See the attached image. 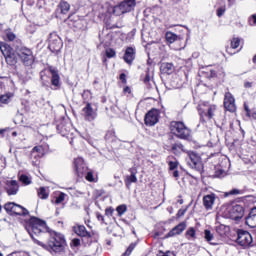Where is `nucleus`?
I'll use <instances>...</instances> for the list:
<instances>
[{
  "label": "nucleus",
  "mask_w": 256,
  "mask_h": 256,
  "mask_svg": "<svg viewBox=\"0 0 256 256\" xmlns=\"http://www.w3.org/2000/svg\"><path fill=\"white\" fill-rule=\"evenodd\" d=\"M13 137H17V132L12 133Z\"/></svg>",
  "instance_id": "obj_62"
},
{
  "label": "nucleus",
  "mask_w": 256,
  "mask_h": 256,
  "mask_svg": "<svg viewBox=\"0 0 256 256\" xmlns=\"http://www.w3.org/2000/svg\"><path fill=\"white\" fill-rule=\"evenodd\" d=\"M137 6V0H123L120 4L116 5L113 9L114 15L118 17L125 15V13H131Z\"/></svg>",
  "instance_id": "obj_5"
},
{
  "label": "nucleus",
  "mask_w": 256,
  "mask_h": 256,
  "mask_svg": "<svg viewBox=\"0 0 256 256\" xmlns=\"http://www.w3.org/2000/svg\"><path fill=\"white\" fill-rule=\"evenodd\" d=\"M244 111H246V117H251V109H249L247 103H244Z\"/></svg>",
  "instance_id": "obj_49"
},
{
  "label": "nucleus",
  "mask_w": 256,
  "mask_h": 256,
  "mask_svg": "<svg viewBox=\"0 0 256 256\" xmlns=\"http://www.w3.org/2000/svg\"><path fill=\"white\" fill-rule=\"evenodd\" d=\"M204 239L210 243V245H217V243L213 242L215 236L211 233V230H204Z\"/></svg>",
  "instance_id": "obj_26"
},
{
  "label": "nucleus",
  "mask_w": 256,
  "mask_h": 256,
  "mask_svg": "<svg viewBox=\"0 0 256 256\" xmlns=\"http://www.w3.org/2000/svg\"><path fill=\"white\" fill-rule=\"evenodd\" d=\"M16 53L18 57L21 59L22 63L29 67V65H33L34 57L33 51L25 46H18L16 48Z\"/></svg>",
  "instance_id": "obj_7"
},
{
  "label": "nucleus",
  "mask_w": 256,
  "mask_h": 256,
  "mask_svg": "<svg viewBox=\"0 0 256 256\" xmlns=\"http://www.w3.org/2000/svg\"><path fill=\"white\" fill-rule=\"evenodd\" d=\"M178 203H179L180 205H183V199L178 200Z\"/></svg>",
  "instance_id": "obj_60"
},
{
  "label": "nucleus",
  "mask_w": 256,
  "mask_h": 256,
  "mask_svg": "<svg viewBox=\"0 0 256 256\" xmlns=\"http://www.w3.org/2000/svg\"><path fill=\"white\" fill-rule=\"evenodd\" d=\"M215 177H218V178L225 177V171L224 170L216 171Z\"/></svg>",
  "instance_id": "obj_51"
},
{
  "label": "nucleus",
  "mask_w": 256,
  "mask_h": 256,
  "mask_svg": "<svg viewBox=\"0 0 256 256\" xmlns=\"http://www.w3.org/2000/svg\"><path fill=\"white\" fill-rule=\"evenodd\" d=\"M215 111H217V106L211 105L209 102H203L198 105V113L202 123H207V120L210 121V119H213L215 117Z\"/></svg>",
  "instance_id": "obj_4"
},
{
  "label": "nucleus",
  "mask_w": 256,
  "mask_h": 256,
  "mask_svg": "<svg viewBox=\"0 0 256 256\" xmlns=\"http://www.w3.org/2000/svg\"><path fill=\"white\" fill-rule=\"evenodd\" d=\"M43 155V146H35L32 149L31 157H41Z\"/></svg>",
  "instance_id": "obj_29"
},
{
  "label": "nucleus",
  "mask_w": 256,
  "mask_h": 256,
  "mask_svg": "<svg viewBox=\"0 0 256 256\" xmlns=\"http://www.w3.org/2000/svg\"><path fill=\"white\" fill-rule=\"evenodd\" d=\"M228 195H241V190L239 189H232L228 192Z\"/></svg>",
  "instance_id": "obj_50"
},
{
  "label": "nucleus",
  "mask_w": 256,
  "mask_h": 256,
  "mask_svg": "<svg viewBox=\"0 0 256 256\" xmlns=\"http://www.w3.org/2000/svg\"><path fill=\"white\" fill-rule=\"evenodd\" d=\"M15 205V202H8L4 205V209L9 215H13L15 211Z\"/></svg>",
  "instance_id": "obj_30"
},
{
  "label": "nucleus",
  "mask_w": 256,
  "mask_h": 256,
  "mask_svg": "<svg viewBox=\"0 0 256 256\" xmlns=\"http://www.w3.org/2000/svg\"><path fill=\"white\" fill-rule=\"evenodd\" d=\"M123 59H124L125 63H127L128 65H131V63H133V61H135V48L128 47L125 51Z\"/></svg>",
  "instance_id": "obj_19"
},
{
  "label": "nucleus",
  "mask_w": 256,
  "mask_h": 256,
  "mask_svg": "<svg viewBox=\"0 0 256 256\" xmlns=\"http://www.w3.org/2000/svg\"><path fill=\"white\" fill-rule=\"evenodd\" d=\"M106 56L111 59L112 57H115V50L113 49H107L106 50Z\"/></svg>",
  "instance_id": "obj_42"
},
{
  "label": "nucleus",
  "mask_w": 256,
  "mask_h": 256,
  "mask_svg": "<svg viewBox=\"0 0 256 256\" xmlns=\"http://www.w3.org/2000/svg\"><path fill=\"white\" fill-rule=\"evenodd\" d=\"M19 181H21V183L24 185H31V178L25 174L19 176Z\"/></svg>",
  "instance_id": "obj_33"
},
{
  "label": "nucleus",
  "mask_w": 256,
  "mask_h": 256,
  "mask_svg": "<svg viewBox=\"0 0 256 256\" xmlns=\"http://www.w3.org/2000/svg\"><path fill=\"white\" fill-rule=\"evenodd\" d=\"M96 217H97L98 221L105 223V217H103V215L101 213L97 212Z\"/></svg>",
  "instance_id": "obj_54"
},
{
  "label": "nucleus",
  "mask_w": 256,
  "mask_h": 256,
  "mask_svg": "<svg viewBox=\"0 0 256 256\" xmlns=\"http://www.w3.org/2000/svg\"><path fill=\"white\" fill-rule=\"evenodd\" d=\"M172 151L175 155H178L180 151H184V146L181 143H175L172 145Z\"/></svg>",
  "instance_id": "obj_32"
},
{
  "label": "nucleus",
  "mask_w": 256,
  "mask_h": 256,
  "mask_svg": "<svg viewBox=\"0 0 256 256\" xmlns=\"http://www.w3.org/2000/svg\"><path fill=\"white\" fill-rule=\"evenodd\" d=\"M71 9V5L68 4L67 1L62 0L59 4H58V11H60V13L62 15H67L69 13V10Z\"/></svg>",
  "instance_id": "obj_22"
},
{
  "label": "nucleus",
  "mask_w": 256,
  "mask_h": 256,
  "mask_svg": "<svg viewBox=\"0 0 256 256\" xmlns=\"http://www.w3.org/2000/svg\"><path fill=\"white\" fill-rule=\"evenodd\" d=\"M26 231L29 233L34 243H37L39 240L35 239V235L49 233L51 229L47 227V222H45V220H41L37 217H31L29 221L26 222Z\"/></svg>",
  "instance_id": "obj_2"
},
{
  "label": "nucleus",
  "mask_w": 256,
  "mask_h": 256,
  "mask_svg": "<svg viewBox=\"0 0 256 256\" xmlns=\"http://www.w3.org/2000/svg\"><path fill=\"white\" fill-rule=\"evenodd\" d=\"M63 201H65V193L61 192V193L57 196V198H56V200H55V204H56V205H59V203H63Z\"/></svg>",
  "instance_id": "obj_38"
},
{
  "label": "nucleus",
  "mask_w": 256,
  "mask_h": 256,
  "mask_svg": "<svg viewBox=\"0 0 256 256\" xmlns=\"http://www.w3.org/2000/svg\"><path fill=\"white\" fill-rule=\"evenodd\" d=\"M5 60L7 65H10V66L17 65V56H15V52H12L8 56H5Z\"/></svg>",
  "instance_id": "obj_25"
},
{
  "label": "nucleus",
  "mask_w": 256,
  "mask_h": 256,
  "mask_svg": "<svg viewBox=\"0 0 256 256\" xmlns=\"http://www.w3.org/2000/svg\"><path fill=\"white\" fill-rule=\"evenodd\" d=\"M49 48L53 49V51H59L61 49V41L51 42Z\"/></svg>",
  "instance_id": "obj_35"
},
{
  "label": "nucleus",
  "mask_w": 256,
  "mask_h": 256,
  "mask_svg": "<svg viewBox=\"0 0 256 256\" xmlns=\"http://www.w3.org/2000/svg\"><path fill=\"white\" fill-rule=\"evenodd\" d=\"M74 233L78 235L79 237H88V239H91L93 237L91 235V232L87 231V228L83 225H77L73 227Z\"/></svg>",
  "instance_id": "obj_18"
},
{
  "label": "nucleus",
  "mask_w": 256,
  "mask_h": 256,
  "mask_svg": "<svg viewBox=\"0 0 256 256\" xmlns=\"http://www.w3.org/2000/svg\"><path fill=\"white\" fill-rule=\"evenodd\" d=\"M13 215H20V216L29 215V210L19 204H16L14 207Z\"/></svg>",
  "instance_id": "obj_24"
},
{
  "label": "nucleus",
  "mask_w": 256,
  "mask_h": 256,
  "mask_svg": "<svg viewBox=\"0 0 256 256\" xmlns=\"http://www.w3.org/2000/svg\"><path fill=\"white\" fill-rule=\"evenodd\" d=\"M59 128H61V129H62V128H63V126H62V125H58V129H59Z\"/></svg>",
  "instance_id": "obj_63"
},
{
  "label": "nucleus",
  "mask_w": 256,
  "mask_h": 256,
  "mask_svg": "<svg viewBox=\"0 0 256 256\" xmlns=\"http://www.w3.org/2000/svg\"><path fill=\"white\" fill-rule=\"evenodd\" d=\"M126 77L127 76L125 75V73L120 74V81H122V83H125Z\"/></svg>",
  "instance_id": "obj_56"
},
{
  "label": "nucleus",
  "mask_w": 256,
  "mask_h": 256,
  "mask_svg": "<svg viewBox=\"0 0 256 256\" xmlns=\"http://www.w3.org/2000/svg\"><path fill=\"white\" fill-rule=\"evenodd\" d=\"M82 111L84 113L86 121H95V117H97V114L95 113V111H93V107L90 103H87Z\"/></svg>",
  "instance_id": "obj_16"
},
{
  "label": "nucleus",
  "mask_w": 256,
  "mask_h": 256,
  "mask_svg": "<svg viewBox=\"0 0 256 256\" xmlns=\"http://www.w3.org/2000/svg\"><path fill=\"white\" fill-rule=\"evenodd\" d=\"M158 256H175V254H173V252L171 251H167V252L160 251L158 253Z\"/></svg>",
  "instance_id": "obj_46"
},
{
  "label": "nucleus",
  "mask_w": 256,
  "mask_h": 256,
  "mask_svg": "<svg viewBox=\"0 0 256 256\" xmlns=\"http://www.w3.org/2000/svg\"><path fill=\"white\" fill-rule=\"evenodd\" d=\"M39 199H49V191L45 187H40L37 191Z\"/></svg>",
  "instance_id": "obj_28"
},
{
  "label": "nucleus",
  "mask_w": 256,
  "mask_h": 256,
  "mask_svg": "<svg viewBox=\"0 0 256 256\" xmlns=\"http://www.w3.org/2000/svg\"><path fill=\"white\" fill-rule=\"evenodd\" d=\"M185 229H187V223H179L166 234V239H169V237H175L176 235H181Z\"/></svg>",
  "instance_id": "obj_14"
},
{
  "label": "nucleus",
  "mask_w": 256,
  "mask_h": 256,
  "mask_svg": "<svg viewBox=\"0 0 256 256\" xmlns=\"http://www.w3.org/2000/svg\"><path fill=\"white\" fill-rule=\"evenodd\" d=\"M114 212H115V209H113V207H109L105 209L106 217H113Z\"/></svg>",
  "instance_id": "obj_40"
},
{
  "label": "nucleus",
  "mask_w": 256,
  "mask_h": 256,
  "mask_svg": "<svg viewBox=\"0 0 256 256\" xmlns=\"http://www.w3.org/2000/svg\"><path fill=\"white\" fill-rule=\"evenodd\" d=\"M170 130L178 139H184L187 141L191 137V129L185 126V123L181 121H173L170 124Z\"/></svg>",
  "instance_id": "obj_3"
},
{
  "label": "nucleus",
  "mask_w": 256,
  "mask_h": 256,
  "mask_svg": "<svg viewBox=\"0 0 256 256\" xmlns=\"http://www.w3.org/2000/svg\"><path fill=\"white\" fill-rule=\"evenodd\" d=\"M3 133H5V130H4V129H1V130H0V135H3Z\"/></svg>",
  "instance_id": "obj_61"
},
{
  "label": "nucleus",
  "mask_w": 256,
  "mask_h": 256,
  "mask_svg": "<svg viewBox=\"0 0 256 256\" xmlns=\"http://www.w3.org/2000/svg\"><path fill=\"white\" fill-rule=\"evenodd\" d=\"M7 256H31V255H29V253H26V252H14Z\"/></svg>",
  "instance_id": "obj_41"
},
{
  "label": "nucleus",
  "mask_w": 256,
  "mask_h": 256,
  "mask_svg": "<svg viewBox=\"0 0 256 256\" xmlns=\"http://www.w3.org/2000/svg\"><path fill=\"white\" fill-rule=\"evenodd\" d=\"M145 125L148 127H153V125H157L159 123V112L157 110L152 109L145 115Z\"/></svg>",
  "instance_id": "obj_11"
},
{
  "label": "nucleus",
  "mask_w": 256,
  "mask_h": 256,
  "mask_svg": "<svg viewBox=\"0 0 256 256\" xmlns=\"http://www.w3.org/2000/svg\"><path fill=\"white\" fill-rule=\"evenodd\" d=\"M225 14V8L224 7H220L217 9V17H223V15Z\"/></svg>",
  "instance_id": "obj_47"
},
{
  "label": "nucleus",
  "mask_w": 256,
  "mask_h": 256,
  "mask_svg": "<svg viewBox=\"0 0 256 256\" xmlns=\"http://www.w3.org/2000/svg\"><path fill=\"white\" fill-rule=\"evenodd\" d=\"M15 34L13 32H8L6 34V39H8V41H15Z\"/></svg>",
  "instance_id": "obj_44"
},
{
  "label": "nucleus",
  "mask_w": 256,
  "mask_h": 256,
  "mask_svg": "<svg viewBox=\"0 0 256 256\" xmlns=\"http://www.w3.org/2000/svg\"><path fill=\"white\" fill-rule=\"evenodd\" d=\"M0 256H3V253L0 252Z\"/></svg>",
  "instance_id": "obj_64"
},
{
  "label": "nucleus",
  "mask_w": 256,
  "mask_h": 256,
  "mask_svg": "<svg viewBox=\"0 0 256 256\" xmlns=\"http://www.w3.org/2000/svg\"><path fill=\"white\" fill-rule=\"evenodd\" d=\"M74 167H75L76 175L80 177V179L85 177V174L88 172V170L83 158L81 157L76 158L74 160Z\"/></svg>",
  "instance_id": "obj_9"
},
{
  "label": "nucleus",
  "mask_w": 256,
  "mask_h": 256,
  "mask_svg": "<svg viewBox=\"0 0 256 256\" xmlns=\"http://www.w3.org/2000/svg\"><path fill=\"white\" fill-rule=\"evenodd\" d=\"M249 24L250 25H256V14H253L252 16H251V18L249 19Z\"/></svg>",
  "instance_id": "obj_52"
},
{
  "label": "nucleus",
  "mask_w": 256,
  "mask_h": 256,
  "mask_svg": "<svg viewBox=\"0 0 256 256\" xmlns=\"http://www.w3.org/2000/svg\"><path fill=\"white\" fill-rule=\"evenodd\" d=\"M173 177H175V179H178V177H179V171L178 170H174Z\"/></svg>",
  "instance_id": "obj_58"
},
{
  "label": "nucleus",
  "mask_w": 256,
  "mask_h": 256,
  "mask_svg": "<svg viewBox=\"0 0 256 256\" xmlns=\"http://www.w3.org/2000/svg\"><path fill=\"white\" fill-rule=\"evenodd\" d=\"M186 163L191 169H194V171H198V173H201V171H203V162L201 161V156H199L197 152L188 151Z\"/></svg>",
  "instance_id": "obj_6"
},
{
  "label": "nucleus",
  "mask_w": 256,
  "mask_h": 256,
  "mask_svg": "<svg viewBox=\"0 0 256 256\" xmlns=\"http://www.w3.org/2000/svg\"><path fill=\"white\" fill-rule=\"evenodd\" d=\"M48 235L49 239L47 244H44L41 241H36L37 245H40L43 249L50 251V253H63V251H65V236L53 230H51Z\"/></svg>",
  "instance_id": "obj_1"
},
{
  "label": "nucleus",
  "mask_w": 256,
  "mask_h": 256,
  "mask_svg": "<svg viewBox=\"0 0 256 256\" xmlns=\"http://www.w3.org/2000/svg\"><path fill=\"white\" fill-rule=\"evenodd\" d=\"M136 245H137V244H135V243H131V244L129 245V247L127 248V250H126L125 253H128V254L130 255V253L133 252V249H135Z\"/></svg>",
  "instance_id": "obj_48"
},
{
  "label": "nucleus",
  "mask_w": 256,
  "mask_h": 256,
  "mask_svg": "<svg viewBox=\"0 0 256 256\" xmlns=\"http://www.w3.org/2000/svg\"><path fill=\"white\" fill-rule=\"evenodd\" d=\"M6 191L8 195H17L19 191V183L16 180L6 182Z\"/></svg>",
  "instance_id": "obj_17"
},
{
  "label": "nucleus",
  "mask_w": 256,
  "mask_h": 256,
  "mask_svg": "<svg viewBox=\"0 0 256 256\" xmlns=\"http://www.w3.org/2000/svg\"><path fill=\"white\" fill-rule=\"evenodd\" d=\"M149 81H151V76L149 75V73H147L144 78V83H149Z\"/></svg>",
  "instance_id": "obj_55"
},
{
  "label": "nucleus",
  "mask_w": 256,
  "mask_h": 256,
  "mask_svg": "<svg viewBox=\"0 0 256 256\" xmlns=\"http://www.w3.org/2000/svg\"><path fill=\"white\" fill-rule=\"evenodd\" d=\"M173 157H168L167 161H168V166H169V170L170 171H175V169H177V167H179V161H177V159H173Z\"/></svg>",
  "instance_id": "obj_27"
},
{
  "label": "nucleus",
  "mask_w": 256,
  "mask_h": 256,
  "mask_svg": "<svg viewBox=\"0 0 256 256\" xmlns=\"http://www.w3.org/2000/svg\"><path fill=\"white\" fill-rule=\"evenodd\" d=\"M116 211H117L119 217H121L122 215H125V213L127 212V205H125V204L119 205L116 208Z\"/></svg>",
  "instance_id": "obj_34"
},
{
  "label": "nucleus",
  "mask_w": 256,
  "mask_h": 256,
  "mask_svg": "<svg viewBox=\"0 0 256 256\" xmlns=\"http://www.w3.org/2000/svg\"><path fill=\"white\" fill-rule=\"evenodd\" d=\"M160 71L163 73V75H172V73L175 71V66H173L172 63L165 62L161 64Z\"/></svg>",
  "instance_id": "obj_21"
},
{
  "label": "nucleus",
  "mask_w": 256,
  "mask_h": 256,
  "mask_svg": "<svg viewBox=\"0 0 256 256\" xmlns=\"http://www.w3.org/2000/svg\"><path fill=\"white\" fill-rule=\"evenodd\" d=\"M240 44H241V40L239 38H233L231 41L232 49H237V47H239Z\"/></svg>",
  "instance_id": "obj_37"
},
{
  "label": "nucleus",
  "mask_w": 256,
  "mask_h": 256,
  "mask_svg": "<svg viewBox=\"0 0 256 256\" xmlns=\"http://www.w3.org/2000/svg\"><path fill=\"white\" fill-rule=\"evenodd\" d=\"M224 108L230 113H235L237 106L235 105V98L231 92H226L224 96Z\"/></svg>",
  "instance_id": "obj_10"
},
{
  "label": "nucleus",
  "mask_w": 256,
  "mask_h": 256,
  "mask_svg": "<svg viewBox=\"0 0 256 256\" xmlns=\"http://www.w3.org/2000/svg\"><path fill=\"white\" fill-rule=\"evenodd\" d=\"M48 71L51 74V85L54 87V89H59L61 87V77L59 76V70L53 66H49Z\"/></svg>",
  "instance_id": "obj_12"
},
{
  "label": "nucleus",
  "mask_w": 256,
  "mask_h": 256,
  "mask_svg": "<svg viewBox=\"0 0 256 256\" xmlns=\"http://www.w3.org/2000/svg\"><path fill=\"white\" fill-rule=\"evenodd\" d=\"M237 243L238 245L244 248L253 247V236H251V233L245 230H239Z\"/></svg>",
  "instance_id": "obj_8"
},
{
  "label": "nucleus",
  "mask_w": 256,
  "mask_h": 256,
  "mask_svg": "<svg viewBox=\"0 0 256 256\" xmlns=\"http://www.w3.org/2000/svg\"><path fill=\"white\" fill-rule=\"evenodd\" d=\"M85 175H86L85 179L87 181H89L90 183H93V181H95V177L93 176V172L88 171Z\"/></svg>",
  "instance_id": "obj_39"
},
{
  "label": "nucleus",
  "mask_w": 256,
  "mask_h": 256,
  "mask_svg": "<svg viewBox=\"0 0 256 256\" xmlns=\"http://www.w3.org/2000/svg\"><path fill=\"white\" fill-rule=\"evenodd\" d=\"M185 235L187 239H195V228H189Z\"/></svg>",
  "instance_id": "obj_36"
},
{
  "label": "nucleus",
  "mask_w": 256,
  "mask_h": 256,
  "mask_svg": "<svg viewBox=\"0 0 256 256\" xmlns=\"http://www.w3.org/2000/svg\"><path fill=\"white\" fill-rule=\"evenodd\" d=\"M187 213V208L178 210L177 217H183Z\"/></svg>",
  "instance_id": "obj_53"
},
{
  "label": "nucleus",
  "mask_w": 256,
  "mask_h": 256,
  "mask_svg": "<svg viewBox=\"0 0 256 256\" xmlns=\"http://www.w3.org/2000/svg\"><path fill=\"white\" fill-rule=\"evenodd\" d=\"M203 205L207 211L213 209V205H215V194H208L204 196Z\"/></svg>",
  "instance_id": "obj_20"
},
{
  "label": "nucleus",
  "mask_w": 256,
  "mask_h": 256,
  "mask_svg": "<svg viewBox=\"0 0 256 256\" xmlns=\"http://www.w3.org/2000/svg\"><path fill=\"white\" fill-rule=\"evenodd\" d=\"M229 213L231 219L239 221V219H242L243 215H245V209L241 205H234L232 206V209L229 210Z\"/></svg>",
  "instance_id": "obj_13"
},
{
  "label": "nucleus",
  "mask_w": 256,
  "mask_h": 256,
  "mask_svg": "<svg viewBox=\"0 0 256 256\" xmlns=\"http://www.w3.org/2000/svg\"><path fill=\"white\" fill-rule=\"evenodd\" d=\"M81 245V240L79 238H74L72 240V247H79Z\"/></svg>",
  "instance_id": "obj_45"
},
{
  "label": "nucleus",
  "mask_w": 256,
  "mask_h": 256,
  "mask_svg": "<svg viewBox=\"0 0 256 256\" xmlns=\"http://www.w3.org/2000/svg\"><path fill=\"white\" fill-rule=\"evenodd\" d=\"M0 51L4 57H7L13 53V48L5 42H0Z\"/></svg>",
  "instance_id": "obj_23"
},
{
  "label": "nucleus",
  "mask_w": 256,
  "mask_h": 256,
  "mask_svg": "<svg viewBox=\"0 0 256 256\" xmlns=\"http://www.w3.org/2000/svg\"><path fill=\"white\" fill-rule=\"evenodd\" d=\"M177 39H179V36H177V34L173 32H166V41H168V43H175Z\"/></svg>",
  "instance_id": "obj_31"
},
{
  "label": "nucleus",
  "mask_w": 256,
  "mask_h": 256,
  "mask_svg": "<svg viewBox=\"0 0 256 256\" xmlns=\"http://www.w3.org/2000/svg\"><path fill=\"white\" fill-rule=\"evenodd\" d=\"M124 93H131V88H129L128 86H126L124 88Z\"/></svg>",
  "instance_id": "obj_59"
},
{
  "label": "nucleus",
  "mask_w": 256,
  "mask_h": 256,
  "mask_svg": "<svg viewBox=\"0 0 256 256\" xmlns=\"http://www.w3.org/2000/svg\"><path fill=\"white\" fill-rule=\"evenodd\" d=\"M129 173L124 180L127 189H130L132 183H137V168H130Z\"/></svg>",
  "instance_id": "obj_15"
},
{
  "label": "nucleus",
  "mask_w": 256,
  "mask_h": 256,
  "mask_svg": "<svg viewBox=\"0 0 256 256\" xmlns=\"http://www.w3.org/2000/svg\"><path fill=\"white\" fill-rule=\"evenodd\" d=\"M9 101V95L4 94V95H0V103H8Z\"/></svg>",
  "instance_id": "obj_43"
},
{
  "label": "nucleus",
  "mask_w": 256,
  "mask_h": 256,
  "mask_svg": "<svg viewBox=\"0 0 256 256\" xmlns=\"http://www.w3.org/2000/svg\"><path fill=\"white\" fill-rule=\"evenodd\" d=\"M244 87H246V89H251V87H253V84L251 82H246L244 84Z\"/></svg>",
  "instance_id": "obj_57"
}]
</instances>
